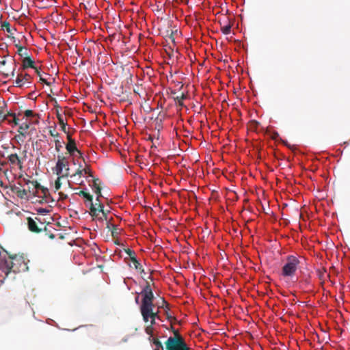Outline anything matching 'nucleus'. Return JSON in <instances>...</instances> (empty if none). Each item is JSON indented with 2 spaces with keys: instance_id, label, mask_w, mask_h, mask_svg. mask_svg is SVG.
Listing matches in <instances>:
<instances>
[{
  "instance_id": "nucleus-44",
  "label": "nucleus",
  "mask_w": 350,
  "mask_h": 350,
  "mask_svg": "<svg viewBox=\"0 0 350 350\" xmlns=\"http://www.w3.org/2000/svg\"><path fill=\"white\" fill-rule=\"evenodd\" d=\"M101 204V203H100V202H96V203L94 204L95 207L98 208V204Z\"/></svg>"
},
{
  "instance_id": "nucleus-19",
  "label": "nucleus",
  "mask_w": 350,
  "mask_h": 350,
  "mask_svg": "<svg viewBox=\"0 0 350 350\" xmlns=\"http://www.w3.org/2000/svg\"><path fill=\"white\" fill-rule=\"evenodd\" d=\"M57 118L58 119V122L61 125L62 131H64L65 133H68L66 131V122L64 121V119L63 118V116L59 113H57Z\"/></svg>"
},
{
  "instance_id": "nucleus-16",
  "label": "nucleus",
  "mask_w": 350,
  "mask_h": 350,
  "mask_svg": "<svg viewBox=\"0 0 350 350\" xmlns=\"http://www.w3.org/2000/svg\"><path fill=\"white\" fill-rule=\"evenodd\" d=\"M130 260L136 271H137L141 274L144 273V269H143L142 265L137 260L136 257H131V260Z\"/></svg>"
},
{
  "instance_id": "nucleus-4",
  "label": "nucleus",
  "mask_w": 350,
  "mask_h": 350,
  "mask_svg": "<svg viewBox=\"0 0 350 350\" xmlns=\"http://www.w3.org/2000/svg\"><path fill=\"white\" fill-rule=\"evenodd\" d=\"M26 220L28 230L33 233L39 234L42 231L47 230L46 225L49 224V222H46L45 219L42 220L38 217H35L34 218L28 217Z\"/></svg>"
},
{
  "instance_id": "nucleus-31",
  "label": "nucleus",
  "mask_w": 350,
  "mask_h": 350,
  "mask_svg": "<svg viewBox=\"0 0 350 350\" xmlns=\"http://www.w3.org/2000/svg\"><path fill=\"white\" fill-rule=\"evenodd\" d=\"M13 116V117H14V119H13L12 122H14V124L15 125H18V119H17V118H16L15 114H14V113H11V112H10H10H8L7 117H8V116Z\"/></svg>"
},
{
  "instance_id": "nucleus-33",
  "label": "nucleus",
  "mask_w": 350,
  "mask_h": 350,
  "mask_svg": "<svg viewBox=\"0 0 350 350\" xmlns=\"http://www.w3.org/2000/svg\"><path fill=\"white\" fill-rule=\"evenodd\" d=\"M25 116L26 117H31V116H34V113L33 112L32 110H30V109H27L25 111Z\"/></svg>"
},
{
  "instance_id": "nucleus-2",
  "label": "nucleus",
  "mask_w": 350,
  "mask_h": 350,
  "mask_svg": "<svg viewBox=\"0 0 350 350\" xmlns=\"http://www.w3.org/2000/svg\"><path fill=\"white\" fill-rule=\"evenodd\" d=\"M300 261L295 256L290 255L286 258L282 267L281 275L285 278H293L299 267Z\"/></svg>"
},
{
  "instance_id": "nucleus-13",
  "label": "nucleus",
  "mask_w": 350,
  "mask_h": 350,
  "mask_svg": "<svg viewBox=\"0 0 350 350\" xmlns=\"http://www.w3.org/2000/svg\"><path fill=\"white\" fill-rule=\"evenodd\" d=\"M7 104L4 99L0 96V120L2 121L7 119L8 111L5 109Z\"/></svg>"
},
{
  "instance_id": "nucleus-8",
  "label": "nucleus",
  "mask_w": 350,
  "mask_h": 350,
  "mask_svg": "<svg viewBox=\"0 0 350 350\" xmlns=\"http://www.w3.org/2000/svg\"><path fill=\"white\" fill-rule=\"evenodd\" d=\"M27 185H32L33 187L32 194L34 196H37L38 197H44L46 198L47 195L49 194V190L47 188L44 187L43 186L40 185L37 181H31L27 180L26 182Z\"/></svg>"
},
{
  "instance_id": "nucleus-35",
  "label": "nucleus",
  "mask_w": 350,
  "mask_h": 350,
  "mask_svg": "<svg viewBox=\"0 0 350 350\" xmlns=\"http://www.w3.org/2000/svg\"><path fill=\"white\" fill-rule=\"evenodd\" d=\"M185 96L184 95V94H181V96H180V97H179V96H177V97H176V99L178 100V103H179V105H183V103H182V100H183V99H185Z\"/></svg>"
},
{
  "instance_id": "nucleus-5",
  "label": "nucleus",
  "mask_w": 350,
  "mask_h": 350,
  "mask_svg": "<svg viewBox=\"0 0 350 350\" xmlns=\"http://www.w3.org/2000/svg\"><path fill=\"white\" fill-rule=\"evenodd\" d=\"M57 163L55 167V174L58 176L68 177L70 174L69 161L68 157L63 154L57 157Z\"/></svg>"
},
{
  "instance_id": "nucleus-27",
  "label": "nucleus",
  "mask_w": 350,
  "mask_h": 350,
  "mask_svg": "<svg viewBox=\"0 0 350 350\" xmlns=\"http://www.w3.org/2000/svg\"><path fill=\"white\" fill-rule=\"evenodd\" d=\"M15 46L18 49V52L19 55H21V57L27 55V53H23V51L24 49V48L23 46H21L18 44H15Z\"/></svg>"
},
{
  "instance_id": "nucleus-36",
  "label": "nucleus",
  "mask_w": 350,
  "mask_h": 350,
  "mask_svg": "<svg viewBox=\"0 0 350 350\" xmlns=\"http://www.w3.org/2000/svg\"><path fill=\"white\" fill-rule=\"evenodd\" d=\"M40 81L45 83L46 85H51V83L47 81L45 79L42 78V77H40Z\"/></svg>"
},
{
  "instance_id": "nucleus-25",
  "label": "nucleus",
  "mask_w": 350,
  "mask_h": 350,
  "mask_svg": "<svg viewBox=\"0 0 350 350\" xmlns=\"http://www.w3.org/2000/svg\"><path fill=\"white\" fill-rule=\"evenodd\" d=\"M55 144L56 151L59 152L61 148L63 147L64 142L59 141V139H55Z\"/></svg>"
},
{
  "instance_id": "nucleus-6",
  "label": "nucleus",
  "mask_w": 350,
  "mask_h": 350,
  "mask_svg": "<svg viewBox=\"0 0 350 350\" xmlns=\"http://www.w3.org/2000/svg\"><path fill=\"white\" fill-rule=\"evenodd\" d=\"M154 308L153 302L141 304L140 312L145 323H148L150 319H156V318L159 317L158 312L153 311Z\"/></svg>"
},
{
  "instance_id": "nucleus-12",
  "label": "nucleus",
  "mask_w": 350,
  "mask_h": 350,
  "mask_svg": "<svg viewBox=\"0 0 350 350\" xmlns=\"http://www.w3.org/2000/svg\"><path fill=\"white\" fill-rule=\"evenodd\" d=\"M219 23L220 24L221 31L225 35L230 34L232 24L229 19L226 18L225 20H223L222 21H219Z\"/></svg>"
},
{
  "instance_id": "nucleus-41",
  "label": "nucleus",
  "mask_w": 350,
  "mask_h": 350,
  "mask_svg": "<svg viewBox=\"0 0 350 350\" xmlns=\"http://www.w3.org/2000/svg\"><path fill=\"white\" fill-rule=\"evenodd\" d=\"M34 69H35V71H36V74L40 77H41V74H40V70L36 67Z\"/></svg>"
},
{
  "instance_id": "nucleus-21",
  "label": "nucleus",
  "mask_w": 350,
  "mask_h": 350,
  "mask_svg": "<svg viewBox=\"0 0 350 350\" xmlns=\"http://www.w3.org/2000/svg\"><path fill=\"white\" fill-rule=\"evenodd\" d=\"M107 228L111 229L112 237H115L119 234V228L116 225L111 224L109 222H107Z\"/></svg>"
},
{
  "instance_id": "nucleus-7",
  "label": "nucleus",
  "mask_w": 350,
  "mask_h": 350,
  "mask_svg": "<svg viewBox=\"0 0 350 350\" xmlns=\"http://www.w3.org/2000/svg\"><path fill=\"white\" fill-rule=\"evenodd\" d=\"M67 139L68 143L66 145V149L68 154L72 157L76 156L75 153L79 154L80 157L85 161L82 152L77 147L75 140L73 139L69 134H67Z\"/></svg>"
},
{
  "instance_id": "nucleus-29",
  "label": "nucleus",
  "mask_w": 350,
  "mask_h": 350,
  "mask_svg": "<svg viewBox=\"0 0 350 350\" xmlns=\"http://www.w3.org/2000/svg\"><path fill=\"white\" fill-rule=\"evenodd\" d=\"M125 252L129 256L130 260H131V257H135V253L134 251L128 248L125 250Z\"/></svg>"
},
{
  "instance_id": "nucleus-45",
  "label": "nucleus",
  "mask_w": 350,
  "mask_h": 350,
  "mask_svg": "<svg viewBox=\"0 0 350 350\" xmlns=\"http://www.w3.org/2000/svg\"><path fill=\"white\" fill-rule=\"evenodd\" d=\"M138 300H139V297H135V301H136V303H138Z\"/></svg>"
},
{
  "instance_id": "nucleus-39",
  "label": "nucleus",
  "mask_w": 350,
  "mask_h": 350,
  "mask_svg": "<svg viewBox=\"0 0 350 350\" xmlns=\"http://www.w3.org/2000/svg\"><path fill=\"white\" fill-rule=\"evenodd\" d=\"M167 319L170 321H171L172 319L173 320H175V318L172 317L171 315L168 314V313L167 312Z\"/></svg>"
},
{
  "instance_id": "nucleus-40",
  "label": "nucleus",
  "mask_w": 350,
  "mask_h": 350,
  "mask_svg": "<svg viewBox=\"0 0 350 350\" xmlns=\"http://www.w3.org/2000/svg\"><path fill=\"white\" fill-rule=\"evenodd\" d=\"M149 321H150V327H152V325L155 324V319H150V320H149Z\"/></svg>"
},
{
  "instance_id": "nucleus-17",
  "label": "nucleus",
  "mask_w": 350,
  "mask_h": 350,
  "mask_svg": "<svg viewBox=\"0 0 350 350\" xmlns=\"http://www.w3.org/2000/svg\"><path fill=\"white\" fill-rule=\"evenodd\" d=\"M90 214L92 217L93 219H97L98 217H100V214L98 210V208L95 207L94 204L93 203H91V205L90 206Z\"/></svg>"
},
{
  "instance_id": "nucleus-37",
  "label": "nucleus",
  "mask_w": 350,
  "mask_h": 350,
  "mask_svg": "<svg viewBox=\"0 0 350 350\" xmlns=\"http://www.w3.org/2000/svg\"><path fill=\"white\" fill-rule=\"evenodd\" d=\"M146 332L148 334H151L152 332V327L150 326H148L146 328Z\"/></svg>"
},
{
  "instance_id": "nucleus-24",
  "label": "nucleus",
  "mask_w": 350,
  "mask_h": 350,
  "mask_svg": "<svg viewBox=\"0 0 350 350\" xmlns=\"http://www.w3.org/2000/svg\"><path fill=\"white\" fill-rule=\"evenodd\" d=\"M152 343L155 346V348L154 350H163V345L161 342L157 338H153L152 339Z\"/></svg>"
},
{
  "instance_id": "nucleus-42",
  "label": "nucleus",
  "mask_w": 350,
  "mask_h": 350,
  "mask_svg": "<svg viewBox=\"0 0 350 350\" xmlns=\"http://www.w3.org/2000/svg\"><path fill=\"white\" fill-rule=\"evenodd\" d=\"M49 237L51 239H53L55 238V234H53V233H51V234H49Z\"/></svg>"
},
{
  "instance_id": "nucleus-26",
  "label": "nucleus",
  "mask_w": 350,
  "mask_h": 350,
  "mask_svg": "<svg viewBox=\"0 0 350 350\" xmlns=\"http://www.w3.org/2000/svg\"><path fill=\"white\" fill-rule=\"evenodd\" d=\"M62 177L63 176H59L57 179L55 180V191H58L60 189L61 185H62L61 178H62Z\"/></svg>"
},
{
  "instance_id": "nucleus-23",
  "label": "nucleus",
  "mask_w": 350,
  "mask_h": 350,
  "mask_svg": "<svg viewBox=\"0 0 350 350\" xmlns=\"http://www.w3.org/2000/svg\"><path fill=\"white\" fill-rule=\"evenodd\" d=\"M78 194H79V196H82L84 198L87 199V200H88L90 202V204L93 203L92 202L93 197L89 193H88L85 191H80Z\"/></svg>"
},
{
  "instance_id": "nucleus-32",
  "label": "nucleus",
  "mask_w": 350,
  "mask_h": 350,
  "mask_svg": "<svg viewBox=\"0 0 350 350\" xmlns=\"http://www.w3.org/2000/svg\"><path fill=\"white\" fill-rule=\"evenodd\" d=\"M37 212L42 215H46L47 213H49V210L43 208H40L37 210Z\"/></svg>"
},
{
  "instance_id": "nucleus-20",
  "label": "nucleus",
  "mask_w": 350,
  "mask_h": 350,
  "mask_svg": "<svg viewBox=\"0 0 350 350\" xmlns=\"http://www.w3.org/2000/svg\"><path fill=\"white\" fill-rule=\"evenodd\" d=\"M30 76L27 74H26L24 77H22L21 75H18L17 77V79L15 81L16 86L17 87H21L23 84V81H27Z\"/></svg>"
},
{
  "instance_id": "nucleus-30",
  "label": "nucleus",
  "mask_w": 350,
  "mask_h": 350,
  "mask_svg": "<svg viewBox=\"0 0 350 350\" xmlns=\"http://www.w3.org/2000/svg\"><path fill=\"white\" fill-rule=\"evenodd\" d=\"M2 27L5 29L7 31V32L8 33H10L11 32V29H10V25L9 23L8 22H5L3 25H2Z\"/></svg>"
},
{
  "instance_id": "nucleus-28",
  "label": "nucleus",
  "mask_w": 350,
  "mask_h": 350,
  "mask_svg": "<svg viewBox=\"0 0 350 350\" xmlns=\"http://www.w3.org/2000/svg\"><path fill=\"white\" fill-rule=\"evenodd\" d=\"M16 193L18 196H19L20 198H23L27 193L26 189H19L18 191H17Z\"/></svg>"
},
{
  "instance_id": "nucleus-15",
  "label": "nucleus",
  "mask_w": 350,
  "mask_h": 350,
  "mask_svg": "<svg viewBox=\"0 0 350 350\" xmlns=\"http://www.w3.org/2000/svg\"><path fill=\"white\" fill-rule=\"evenodd\" d=\"M99 179L95 178L93 182V190L94 193L97 195L96 201L99 202L100 197L102 196L101 195V188L99 185Z\"/></svg>"
},
{
  "instance_id": "nucleus-11",
  "label": "nucleus",
  "mask_w": 350,
  "mask_h": 350,
  "mask_svg": "<svg viewBox=\"0 0 350 350\" xmlns=\"http://www.w3.org/2000/svg\"><path fill=\"white\" fill-rule=\"evenodd\" d=\"M85 163V167L81 169V165H79V169L76 171V172L72 176H79V177H81L83 174H88V176L92 177L93 176V174H92V170L90 168V165L87 164L85 161H83Z\"/></svg>"
},
{
  "instance_id": "nucleus-22",
  "label": "nucleus",
  "mask_w": 350,
  "mask_h": 350,
  "mask_svg": "<svg viewBox=\"0 0 350 350\" xmlns=\"http://www.w3.org/2000/svg\"><path fill=\"white\" fill-rule=\"evenodd\" d=\"M29 128V124L27 122L23 123L21 125H20L18 128V133L23 135L25 136V132Z\"/></svg>"
},
{
  "instance_id": "nucleus-38",
  "label": "nucleus",
  "mask_w": 350,
  "mask_h": 350,
  "mask_svg": "<svg viewBox=\"0 0 350 350\" xmlns=\"http://www.w3.org/2000/svg\"><path fill=\"white\" fill-rule=\"evenodd\" d=\"M27 185H28L29 191L32 193L33 187L31 184Z\"/></svg>"
},
{
  "instance_id": "nucleus-14",
  "label": "nucleus",
  "mask_w": 350,
  "mask_h": 350,
  "mask_svg": "<svg viewBox=\"0 0 350 350\" xmlns=\"http://www.w3.org/2000/svg\"><path fill=\"white\" fill-rule=\"evenodd\" d=\"M25 58L23 60V68L27 69L28 68H36L34 66V61L29 56L25 55Z\"/></svg>"
},
{
  "instance_id": "nucleus-9",
  "label": "nucleus",
  "mask_w": 350,
  "mask_h": 350,
  "mask_svg": "<svg viewBox=\"0 0 350 350\" xmlns=\"http://www.w3.org/2000/svg\"><path fill=\"white\" fill-rule=\"evenodd\" d=\"M141 294L143 296L142 304L153 302L154 295L151 289L150 285L148 282L146 283V285L144 288Z\"/></svg>"
},
{
  "instance_id": "nucleus-1",
  "label": "nucleus",
  "mask_w": 350,
  "mask_h": 350,
  "mask_svg": "<svg viewBox=\"0 0 350 350\" xmlns=\"http://www.w3.org/2000/svg\"><path fill=\"white\" fill-rule=\"evenodd\" d=\"M27 260L23 255L10 256L8 258L0 260V269L6 275L10 272L19 273L25 272L29 269Z\"/></svg>"
},
{
  "instance_id": "nucleus-34",
  "label": "nucleus",
  "mask_w": 350,
  "mask_h": 350,
  "mask_svg": "<svg viewBox=\"0 0 350 350\" xmlns=\"http://www.w3.org/2000/svg\"><path fill=\"white\" fill-rule=\"evenodd\" d=\"M49 133L53 137H57L59 136V133L55 131V129L50 130Z\"/></svg>"
},
{
  "instance_id": "nucleus-18",
  "label": "nucleus",
  "mask_w": 350,
  "mask_h": 350,
  "mask_svg": "<svg viewBox=\"0 0 350 350\" xmlns=\"http://www.w3.org/2000/svg\"><path fill=\"white\" fill-rule=\"evenodd\" d=\"M103 208L104 206L103 204H98V212L101 213V215H100L99 217H98V220L100 221H103V220H107V212L105 211Z\"/></svg>"
},
{
  "instance_id": "nucleus-10",
  "label": "nucleus",
  "mask_w": 350,
  "mask_h": 350,
  "mask_svg": "<svg viewBox=\"0 0 350 350\" xmlns=\"http://www.w3.org/2000/svg\"><path fill=\"white\" fill-rule=\"evenodd\" d=\"M8 161L12 167H17L19 170H23V158L20 157L16 153H12L8 155Z\"/></svg>"
},
{
  "instance_id": "nucleus-43",
  "label": "nucleus",
  "mask_w": 350,
  "mask_h": 350,
  "mask_svg": "<svg viewBox=\"0 0 350 350\" xmlns=\"http://www.w3.org/2000/svg\"><path fill=\"white\" fill-rule=\"evenodd\" d=\"M170 38L172 39V40L173 42H174V37H173L172 33H171V35H170Z\"/></svg>"
},
{
  "instance_id": "nucleus-3",
  "label": "nucleus",
  "mask_w": 350,
  "mask_h": 350,
  "mask_svg": "<svg viewBox=\"0 0 350 350\" xmlns=\"http://www.w3.org/2000/svg\"><path fill=\"white\" fill-rule=\"evenodd\" d=\"M174 336H170L165 341L166 350H190L183 337L178 330H174Z\"/></svg>"
}]
</instances>
